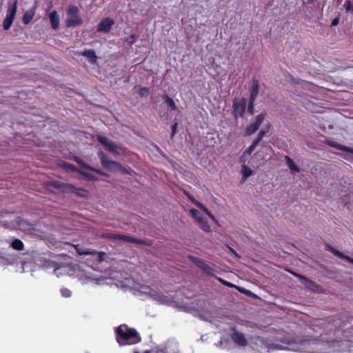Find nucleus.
<instances>
[{
	"instance_id": "6",
	"label": "nucleus",
	"mask_w": 353,
	"mask_h": 353,
	"mask_svg": "<svg viewBox=\"0 0 353 353\" xmlns=\"http://www.w3.org/2000/svg\"><path fill=\"white\" fill-rule=\"evenodd\" d=\"M267 114L263 112L256 116L254 122L250 123L245 130V136H250L255 133L263 122Z\"/></svg>"
},
{
	"instance_id": "26",
	"label": "nucleus",
	"mask_w": 353,
	"mask_h": 353,
	"mask_svg": "<svg viewBox=\"0 0 353 353\" xmlns=\"http://www.w3.org/2000/svg\"><path fill=\"white\" fill-rule=\"evenodd\" d=\"M324 143L325 145H329L330 147L334 148H336L337 150H341V151H343L344 149H345V145L339 144V143H337L336 141H331V140H329V139L325 140L324 141Z\"/></svg>"
},
{
	"instance_id": "10",
	"label": "nucleus",
	"mask_w": 353,
	"mask_h": 353,
	"mask_svg": "<svg viewBox=\"0 0 353 353\" xmlns=\"http://www.w3.org/2000/svg\"><path fill=\"white\" fill-rule=\"evenodd\" d=\"M189 259L191 260L192 263H194L197 268L202 270L203 272L208 275H212L214 270L211 268L209 265H208L205 261L199 259L195 256H189Z\"/></svg>"
},
{
	"instance_id": "15",
	"label": "nucleus",
	"mask_w": 353,
	"mask_h": 353,
	"mask_svg": "<svg viewBox=\"0 0 353 353\" xmlns=\"http://www.w3.org/2000/svg\"><path fill=\"white\" fill-rule=\"evenodd\" d=\"M74 160L82 168H84V169H86V170H88L92 171L94 172H96V173L100 174L101 176H108V174L105 172H103V170H101L99 168H94V167H92V166L89 165L85 162H84L81 158H79L78 157H74Z\"/></svg>"
},
{
	"instance_id": "45",
	"label": "nucleus",
	"mask_w": 353,
	"mask_h": 353,
	"mask_svg": "<svg viewBox=\"0 0 353 353\" xmlns=\"http://www.w3.org/2000/svg\"><path fill=\"white\" fill-rule=\"evenodd\" d=\"M339 19L338 17H336L332 21L331 26H336L339 24Z\"/></svg>"
},
{
	"instance_id": "4",
	"label": "nucleus",
	"mask_w": 353,
	"mask_h": 353,
	"mask_svg": "<svg viewBox=\"0 0 353 353\" xmlns=\"http://www.w3.org/2000/svg\"><path fill=\"white\" fill-rule=\"evenodd\" d=\"M67 13L70 16L65 21L67 27H75L82 24L83 21L79 16V10L77 6H70Z\"/></svg>"
},
{
	"instance_id": "36",
	"label": "nucleus",
	"mask_w": 353,
	"mask_h": 353,
	"mask_svg": "<svg viewBox=\"0 0 353 353\" xmlns=\"http://www.w3.org/2000/svg\"><path fill=\"white\" fill-rule=\"evenodd\" d=\"M343 6L346 12L353 13V3L350 0H346Z\"/></svg>"
},
{
	"instance_id": "13",
	"label": "nucleus",
	"mask_w": 353,
	"mask_h": 353,
	"mask_svg": "<svg viewBox=\"0 0 353 353\" xmlns=\"http://www.w3.org/2000/svg\"><path fill=\"white\" fill-rule=\"evenodd\" d=\"M253 343L259 351L268 350L271 345L269 339L260 336L254 337Z\"/></svg>"
},
{
	"instance_id": "19",
	"label": "nucleus",
	"mask_w": 353,
	"mask_h": 353,
	"mask_svg": "<svg viewBox=\"0 0 353 353\" xmlns=\"http://www.w3.org/2000/svg\"><path fill=\"white\" fill-rule=\"evenodd\" d=\"M104 237L112 239V240H120L125 242L132 243V236L123 235V234H112L108 233L105 235H103Z\"/></svg>"
},
{
	"instance_id": "1",
	"label": "nucleus",
	"mask_w": 353,
	"mask_h": 353,
	"mask_svg": "<svg viewBox=\"0 0 353 353\" xmlns=\"http://www.w3.org/2000/svg\"><path fill=\"white\" fill-rule=\"evenodd\" d=\"M116 340L120 346L134 345L141 341L139 332L126 324H122L115 328Z\"/></svg>"
},
{
	"instance_id": "21",
	"label": "nucleus",
	"mask_w": 353,
	"mask_h": 353,
	"mask_svg": "<svg viewBox=\"0 0 353 353\" xmlns=\"http://www.w3.org/2000/svg\"><path fill=\"white\" fill-rule=\"evenodd\" d=\"M36 8L37 4L24 13L23 16V22L24 24L28 25L33 19L35 15Z\"/></svg>"
},
{
	"instance_id": "8",
	"label": "nucleus",
	"mask_w": 353,
	"mask_h": 353,
	"mask_svg": "<svg viewBox=\"0 0 353 353\" xmlns=\"http://www.w3.org/2000/svg\"><path fill=\"white\" fill-rule=\"evenodd\" d=\"M97 140L100 143L103 145L106 149L110 152L116 154H120L122 152V148L118 146L114 142L110 141L106 137L98 136Z\"/></svg>"
},
{
	"instance_id": "17",
	"label": "nucleus",
	"mask_w": 353,
	"mask_h": 353,
	"mask_svg": "<svg viewBox=\"0 0 353 353\" xmlns=\"http://www.w3.org/2000/svg\"><path fill=\"white\" fill-rule=\"evenodd\" d=\"M325 250L327 251L331 252L333 254H334L336 256L340 258V259H346L347 261L353 264V259L350 257L349 256H347L342 253L341 252L339 251L338 250L335 249L334 247L329 244L325 245Z\"/></svg>"
},
{
	"instance_id": "35",
	"label": "nucleus",
	"mask_w": 353,
	"mask_h": 353,
	"mask_svg": "<svg viewBox=\"0 0 353 353\" xmlns=\"http://www.w3.org/2000/svg\"><path fill=\"white\" fill-rule=\"evenodd\" d=\"M152 353H170L168 347L165 346H158L152 350Z\"/></svg>"
},
{
	"instance_id": "41",
	"label": "nucleus",
	"mask_w": 353,
	"mask_h": 353,
	"mask_svg": "<svg viewBox=\"0 0 353 353\" xmlns=\"http://www.w3.org/2000/svg\"><path fill=\"white\" fill-rule=\"evenodd\" d=\"M79 174H81V175H83V176H85V178H87L89 180H94L95 179L93 174L83 172L82 170L79 171Z\"/></svg>"
},
{
	"instance_id": "3",
	"label": "nucleus",
	"mask_w": 353,
	"mask_h": 353,
	"mask_svg": "<svg viewBox=\"0 0 353 353\" xmlns=\"http://www.w3.org/2000/svg\"><path fill=\"white\" fill-rule=\"evenodd\" d=\"M248 103L246 98H235L232 103V115L234 119L243 118L245 115Z\"/></svg>"
},
{
	"instance_id": "29",
	"label": "nucleus",
	"mask_w": 353,
	"mask_h": 353,
	"mask_svg": "<svg viewBox=\"0 0 353 353\" xmlns=\"http://www.w3.org/2000/svg\"><path fill=\"white\" fill-rule=\"evenodd\" d=\"M63 168L67 171H72L74 172H77L79 173V171H81V170L78 169L75 165L68 162H63Z\"/></svg>"
},
{
	"instance_id": "30",
	"label": "nucleus",
	"mask_w": 353,
	"mask_h": 353,
	"mask_svg": "<svg viewBox=\"0 0 353 353\" xmlns=\"http://www.w3.org/2000/svg\"><path fill=\"white\" fill-rule=\"evenodd\" d=\"M163 99H165V101L168 104V105L171 108L172 110H176L177 107L174 101V100L169 97L168 95L165 94L163 97Z\"/></svg>"
},
{
	"instance_id": "7",
	"label": "nucleus",
	"mask_w": 353,
	"mask_h": 353,
	"mask_svg": "<svg viewBox=\"0 0 353 353\" xmlns=\"http://www.w3.org/2000/svg\"><path fill=\"white\" fill-rule=\"evenodd\" d=\"M290 272L299 279L301 283L308 290H312L313 292H321V287L316 284L315 282L312 280L307 279L306 276L298 274L293 271H290Z\"/></svg>"
},
{
	"instance_id": "22",
	"label": "nucleus",
	"mask_w": 353,
	"mask_h": 353,
	"mask_svg": "<svg viewBox=\"0 0 353 353\" xmlns=\"http://www.w3.org/2000/svg\"><path fill=\"white\" fill-rule=\"evenodd\" d=\"M81 54L86 57L92 64H94L97 61V57L93 50H85L81 52Z\"/></svg>"
},
{
	"instance_id": "23",
	"label": "nucleus",
	"mask_w": 353,
	"mask_h": 353,
	"mask_svg": "<svg viewBox=\"0 0 353 353\" xmlns=\"http://www.w3.org/2000/svg\"><path fill=\"white\" fill-rule=\"evenodd\" d=\"M285 159L286 161V163L290 170L293 172H299L300 169L295 164L294 161L289 157V156H285Z\"/></svg>"
},
{
	"instance_id": "34",
	"label": "nucleus",
	"mask_w": 353,
	"mask_h": 353,
	"mask_svg": "<svg viewBox=\"0 0 353 353\" xmlns=\"http://www.w3.org/2000/svg\"><path fill=\"white\" fill-rule=\"evenodd\" d=\"M132 243L139 244V245H148V246L152 245V242L150 240L145 241V240H142L141 239H137V238H134V237L132 238Z\"/></svg>"
},
{
	"instance_id": "16",
	"label": "nucleus",
	"mask_w": 353,
	"mask_h": 353,
	"mask_svg": "<svg viewBox=\"0 0 353 353\" xmlns=\"http://www.w3.org/2000/svg\"><path fill=\"white\" fill-rule=\"evenodd\" d=\"M75 250L79 255H94V254H99V261L103 260V256L105 255L104 252H97L94 250L90 249V248H83L79 245H77L75 246Z\"/></svg>"
},
{
	"instance_id": "39",
	"label": "nucleus",
	"mask_w": 353,
	"mask_h": 353,
	"mask_svg": "<svg viewBox=\"0 0 353 353\" xmlns=\"http://www.w3.org/2000/svg\"><path fill=\"white\" fill-rule=\"evenodd\" d=\"M138 93L141 97H146L149 94V90L147 88L142 87L139 88Z\"/></svg>"
},
{
	"instance_id": "12",
	"label": "nucleus",
	"mask_w": 353,
	"mask_h": 353,
	"mask_svg": "<svg viewBox=\"0 0 353 353\" xmlns=\"http://www.w3.org/2000/svg\"><path fill=\"white\" fill-rule=\"evenodd\" d=\"M114 24V20L110 17H105L101 20L97 26V31L103 33H108L112 26Z\"/></svg>"
},
{
	"instance_id": "20",
	"label": "nucleus",
	"mask_w": 353,
	"mask_h": 353,
	"mask_svg": "<svg viewBox=\"0 0 353 353\" xmlns=\"http://www.w3.org/2000/svg\"><path fill=\"white\" fill-rule=\"evenodd\" d=\"M49 19L52 28L54 30L58 29L59 27L60 17L58 12L56 10H54L49 14Z\"/></svg>"
},
{
	"instance_id": "2",
	"label": "nucleus",
	"mask_w": 353,
	"mask_h": 353,
	"mask_svg": "<svg viewBox=\"0 0 353 353\" xmlns=\"http://www.w3.org/2000/svg\"><path fill=\"white\" fill-rule=\"evenodd\" d=\"M47 187L48 189L52 188L62 193H73L81 197L87 196L88 193V190L83 188H76L72 184L59 181H50L47 183Z\"/></svg>"
},
{
	"instance_id": "38",
	"label": "nucleus",
	"mask_w": 353,
	"mask_h": 353,
	"mask_svg": "<svg viewBox=\"0 0 353 353\" xmlns=\"http://www.w3.org/2000/svg\"><path fill=\"white\" fill-rule=\"evenodd\" d=\"M125 41L129 46L133 45L136 41V35L134 34L130 35L126 38Z\"/></svg>"
},
{
	"instance_id": "51",
	"label": "nucleus",
	"mask_w": 353,
	"mask_h": 353,
	"mask_svg": "<svg viewBox=\"0 0 353 353\" xmlns=\"http://www.w3.org/2000/svg\"><path fill=\"white\" fill-rule=\"evenodd\" d=\"M134 353H139V352H134Z\"/></svg>"
},
{
	"instance_id": "33",
	"label": "nucleus",
	"mask_w": 353,
	"mask_h": 353,
	"mask_svg": "<svg viewBox=\"0 0 353 353\" xmlns=\"http://www.w3.org/2000/svg\"><path fill=\"white\" fill-rule=\"evenodd\" d=\"M254 106H255V101L248 99L247 107H248V112L250 115H253L254 114Z\"/></svg>"
},
{
	"instance_id": "49",
	"label": "nucleus",
	"mask_w": 353,
	"mask_h": 353,
	"mask_svg": "<svg viewBox=\"0 0 353 353\" xmlns=\"http://www.w3.org/2000/svg\"><path fill=\"white\" fill-rule=\"evenodd\" d=\"M143 353H152V350H146Z\"/></svg>"
},
{
	"instance_id": "50",
	"label": "nucleus",
	"mask_w": 353,
	"mask_h": 353,
	"mask_svg": "<svg viewBox=\"0 0 353 353\" xmlns=\"http://www.w3.org/2000/svg\"><path fill=\"white\" fill-rule=\"evenodd\" d=\"M243 292L245 293V294H248V293H250V292L249 290H244Z\"/></svg>"
},
{
	"instance_id": "9",
	"label": "nucleus",
	"mask_w": 353,
	"mask_h": 353,
	"mask_svg": "<svg viewBox=\"0 0 353 353\" xmlns=\"http://www.w3.org/2000/svg\"><path fill=\"white\" fill-rule=\"evenodd\" d=\"M99 158L100 159L102 165L110 171H117L121 168V165L114 161L108 159L106 154L103 152L98 153Z\"/></svg>"
},
{
	"instance_id": "5",
	"label": "nucleus",
	"mask_w": 353,
	"mask_h": 353,
	"mask_svg": "<svg viewBox=\"0 0 353 353\" xmlns=\"http://www.w3.org/2000/svg\"><path fill=\"white\" fill-rule=\"evenodd\" d=\"M17 8V0L8 3V8L6 12V17L3 22V29L8 30L11 27L14 19Z\"/></svg>"
},
{
	"instance_id": "37",
	"label": "nucleus",
	"mask_w": 353,
	"mask_h": 353,
	"mask_svg": "<svg viewBox=\"0 0 353 353\" xmlns=\"http://www.w3.org/2000/svg\"><path fill=\"white\" fill-rule=\"evenodd\" d=\"M60 292L61 296L64 298H69L72 296V292L66 288H61Z\"/></svg>"
},
{
	"instance_id": "46",
	"label": "nucleus",
	"mask_w": 353,
	"mask_h": 353,
	"mask_svg": "<svg viewBox=\"0 0 353 353\" xmlns=\"http://www.w3.org/2000/svg\"><path fill=\"white\" fill-rule=\"evenodd\" d=\"M343 152H346L353 154V148L345 145V149Z\"/></svg>"
},
{
	"instance_id": "14",
	"label": "nucleus",
	"mask_w": 353,
	"mask_h": 353,
	"mask_svg": "<svg viewBox=\"0 0 353 353\" xmlns=\"http://www.w3.org/2000/svg\"><path fill=\"white\" fill-rule=\"evenodd\" d=\"M231 338L232 341L239 346L245 347L248 345L245 334L243 332L237 331L236 329L233 330Z\"/></svg>"
},
{
	"instance_id": "28",
	"label": "nucleus",
	"mask_w": 353,
	"mask_h": 353,
	"mask_svg": "<svg viewBox=\"0 0 353 353\" xmlns=\"http://www.w3.org/2000/svg\"><path fill=\"white\" fill-rule=\"evenodd\" d=\"M242 174H243V178L245 180L252 175L253 171L248 166L243 165L242 166Z\"/></svg>"
},
{
	"instance_id": "27",
	"label": "nucleus",
	"mask_w": 353,
	"mask_h": 353,
	"mask_svg": "<svg viewBox=\"0 0 353 353\" xmlns=\"http://www.w3.org/2000/svg\"><path fill=\"white\" fill-rule=\"evenodd\" d=\"M270 128V125H267L266 128L261 129L257 137L254 139L258 143H259L263 139V137L269 132Z\"/></svg>"
},
{
	"instance_id": "42",
	"label": "nucleus",
	"mask_w": 353,
	"mask_h": 353,
	"mask_svg": "<svg viewBox=\"0 0 353 353\" xmlns=\"http://www.w3.org/2000/svg\"><path fill=\"white\" fill-rule=\"evenodd\" d=\"M183 194L188 198L189 200L192 201L193 204L195 205V203L198 201L196 199H194V197L191 195L188 192L183 190Z\"/></svg>"
},
{
	"instance_id": "24",
	"label": "nucleus",
	"mask_w": 353,
	"mask_h": 353,
	"mask_svg": "<svg viewBox=\"0 0 353 353\" xmlns=\"http://www.w3.org/2000/svg\"><path fill=\"white\" fill-rule=\"evenodd\" d=\"M201 228L207 232H209L211 231V227L208 223V221L206 218L203 217L200 219V221L198 222Z\"/></svg>"
},
{
	"instance_id": "25",
	"label": "nucleus",
	"mask_w": 353,
	"mask_h": 353,
	"mask_svg": "<svg viewBox=\"0 0 353 353\" xmlns=\"http://www.w3.org/2000/svg\"><path fill=\"white\" fill-rule=\"evenodd\" d=\"M11 247L15 250L22 251L24 249V244L21 240L16 239L12 241Z\"/></svg>"
},
{
	"instance_id": "32",
	"label": "nucleus",
	"mask_w": 353,
	"mask_h": 353,
	"mask_svg": "<svg viewBox=\"0 0 353 353\" xmlns=\"http://www.w3.org/2000/svg\"><path fill=\"white\" fill-rule=\"evenodd\" d=\"M190 213L191 214V215L192 216V217L197 221L199 222L200 221V219L201 218H203V216L201 214V213L199 212V210L194 209V208H191L190 210Z\"/></svg>"
},
{
	"instance_id": "31",
	"label": "nucleus",
	"mask_w": 353,
	"mask_h": 353,
	"mask_svg": "<svg viewBox=\"0 0 353 353\" xmlns=\"http://www.w3.org/2000/svg\"><path fill=\"white\" fill-rule=\"evenodd\" d=\"M259 143H258L256 141H255L254 140L253 141L252 143L251 144V145L248 148L243 152V156H249L250 155L253 151L256 149V146L259 145Z\"/></svg>"
},
{
	"instance_id": "47",
	"label": "nucleus",
	"mask_w": 353,
	"mask_h": 353,
	"mask_svg": "<svg viewBox=\"0 0 353 353\" xmlns=\"http://www.w3.org/2000/svg\"><path fill=\"white\" fill-rule=\"evenodd\" d=\"M207 215H208V216L211 219H212L214 221L216 222V219H215L214 216V215H213L210 212H209L207 214Z\"/></svg>"
},
{
	"instance_id": "11",
	"label": "nucleus",
	"mask_w": 353,
	"mask_h": 353,
	"mask_svg": "<svg viewBox=\"0 0 353 353\" xmlns=\"http://www.w3.org/2000/svg\"><path fill=\"white\" fill-rule=\"evenodd\" d=\"M189 259L191 260L192 263H194L197 268L202 270L203 272L208 275H212L214 270L211 268L209 265H208L205 261L199 259L195 256H189Z\"/></svg>"
},
{
	"instance_id": "18",
	"label": "nucleus",
	"mask_w": 353,
	"mask_h": 353,
	"mask_svg": "<svg viewBox=\"0 0 353 353\" xmlns=\"http://www.w3.org/2000/svg\"><path fill=\"white\" fill-rule=\"evenodd\" d=\"M259 93V81L254 79L252 80L251 88H250V100L255 101L256 100V98Z\"/></svg>"
},
{
	"instance_id": "43",
	"label": "nucleus",
	"mask_w": 353,
	"mask_h": 353,
	"mask_svg": "<svg viewBox=\"0 0 353 353\" xmlns=\"http://www.w3.org/2000/svg\"><path fill=\"white\" fill-rule=\"evenodd\" d=\"M218 280L219 281V282L221 283H222L223 285L227 286V287H234V285L231 283L229 281H227L221 278H218Z\"/></svg>"
},
{
	"instance_id": "44",
	"label": "nucleus",
	"mask_w": 353,
	"mask_h": 353,
	"mask_svg": "<svg viewBox=\"0 0 353 353\" xmlns=\"http://www.w3.org/2000/svg\"><path fill=\"white\" fill-rule=\"evenodd\" d=\"M178 126V123H175L172 126V136H174L176 132V128Z\"/></svg>"
},
{
	"instance_id": "48",
	"label": "nucleus",
	"mask_w": 353,
	"mask_h": 353,
	"mask_svg": "<svg viewBox=\"0 0 353 353\" xmlns=\"http://www.w3.org/2000/svg\"><path fill=\"white\" fill-rule=\"evenodd\" d=\"M229 249H230V252H232V253H233L234 254H235L236 256L239 257V256H238L237 253L236 252V251H235L234 249H232V248H229Z\"/></svg>"
},
{
	"instance_id": "40",
	"label": "nucleus",
	"mask_w": 353,
	"mask_h": 353,
	"mask_svg": "<svg viewBox=\"0 0 353 353\" xmlns=\"http://www.w3.org/2000/svg\"><path fill=\"white\" fill-rule=\"evenodd\" d=\"M195 205L199 208L200 210H201L204 213H205L206 214L210 212L208 208H206L201 202L199 201H196V203H195Z\"/></svg>"
}]
</instances>
